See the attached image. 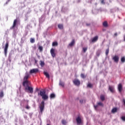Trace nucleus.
<instances>
[{
	"label": "nucleus",
	"mask_w": 125,
	"mask_h": 125,
	"mask_svg": "<svg viewBox=\"0 0 125 125\" xmlns=\"http://www.w3.org/2000/svg\"><path fill=\"white\" fill-rule=\"evenodd\" d=\"M38 95H40L43 100H48V95L46 94L45 90H43V91H40V93H38Z\"/></svg>",
	"instance_id": "f257e3e1"
},
{
	"label": "nucleus",
	"mask_w": 125,
	"mask_h": 125,
	"mask_svg": "<svg viewBox=\"0 0 125 125\" xmlns=\"http://www.w3.org/2000/svg\"><path fill=\"white\" fill-rule=\"evenodd\" d=\"M39 109L40 110V112L41 114H42V112H43V110H44V101H42L39 105Z\"/></svg>",
	"instance_id": "f03ea898"
},
{
	"label": "nucleus",
	"mask_w": 125,
	"mask_h": 125,
	"mask_svg": "<svg viewBox=\"0 0 125 125\" xmlns=\"http://www.w3.org/2000/svg\"><path fill=\"white\" fill-rule=\"evenodd\" d=\"M9 46V43L8 42H6V44L5 45V47L4 49V52L5 56H6V55L7 54V49H8Z\"/></svg>",
	"instance_id": "7ed1b4c3"
},
{
	"label": "nucleus",
	"mask_w": 125,
	"mask_h": 125,
	"mask_svg": "<svg viewBox=\"0 0 125 125\" xmlns=\"http://www.w3.org/2000/svg\"><path fill=\"white\" fill-rule=\"evenodd\" d=\"M25 90H28L30 93H33L34 92V88L32 87L27 86L24 87Z\"/></svg>",
	"instance_id": "20e7f679"
},
{
	"label": "nucleus",
	"mask_w": 125,
	"mask_h": 125,
	"mask_svg": "<svg viewBox=\"0 0 125 125\" xmlns=\"http://www.w3.org/2000/svg\"><path fill=\"white\" fill-rule=\"evenodd\" d=\"M73 83L75 85H77V86H79L81 84V81L79 79H74L73 81Z\"/></svg>",
	"instance_id": "39448f33"
},
{
	"label": "nucleus",
	"mask_w": 125,
	"mask_h": 125,
	"mask_svg": "<svg viewBox=\"0 0 125 125\" xmlns=\"http://www.w3.org/2000/svg\"><path fill=\"white\" fill-rule=\"evenodd\" d=\"M98 106H101V107H104V104H103V103H102L101 102H98L97 103V105H94L95 110H97V107H98Z\"/></svg>",
	"instance_id": "423d86ee"
},
{
	"label": "nucleus",
	"mask_w": 125,
	"mask_h": 125,
	"mask_svg": "<svg viewBox=\"0 0 125 125\" xmlns=\"http://www.w3.org/2000/svg\"><path fill=\"white\" fill-rule=\"evenodd\" d=\"M39 72V69L38 68H34L30 70V74H37Z\"/></svg>",
	"instance_id": "0eeeda50"
},
{
	"label": "nucleus",
	"mask_w": 125,
	"mask_h": 125,
	"mask_svg": "<svg viewBox=\"0 0 125 125\" xmlns=\"http://www.w3.org/2000/svg\"><path fill=\"white\" fill-rule=\"evenodd\" d=\"M50 53L51 55L52 56V57L54 58L55 56H56V54L55 53V50L53 48H51L50 50Z\"/></svg>",
	"instance_id": "6e6552de"
},
{
	"label": "nucleus",
	"mask_w": 125,
	"mask_h": 125,
	"mask_svg": "<svg viewBox=\"0 0 125 125\" xmlns=\"http://www.w3.org/2000/svg\"><path fill=\"white\" fill-rule=\"evenodd\" d=\"M17 22H18V20H17V19L14 20V22H13V24L12 26L10 28L11 30H12V29H14V28L16 26Z\"/></svg>",
	"instance_id": "1a4fd4ad"
},
{
	"label": "nucleus",
	"mask_w": 125,
	"mask_h": 125,
	"mask_svg": "<svg viewBox=\"0 0 125 125\" xmlns=\"http://www.w3.org/2000/svg\"><path fill=\"white\" fill-rule=\"evenodd\" d=\"M119 59H120V58H119V56H115L112 58V60H114V62H116V63L119 62Z\"/></svg>",
	"instance_id": "9d476101"
},
{
	"label": "nucleus",
	"mask_w": 125,
	"mask_h": 125,
	"mask_svg": "<svg viewBox=\"0 0 125 125\" xmlns=\"http://www.w3.org/2000/svg\"><path fill=\"white\" fill-rule=\"evenodd\" d=\"M123 90V85L122 83H119L118 84V91H119L120 93H122V91Z\"/></svg>",
	"instance_id": "9b49d317"
},
{
	"label": "nucleus",
	"mask_w": 125,
	"mask_h": 125,
	"mask_svg": "<svg viewBox=\"0 0 125 125\" xmlns=\"http://www.w3.org/2000/svg\"><path fill=\"white\" fill-rule=\"evenodd\" d=\"M76 121L78 125H81L82 124V119H81L80 116L76 119Z\"/></svg>",
	"instance_id": "f8f14e48"
},
{
	"label": "nucleus",
	"mask_w": 125,
	"mask_h": 125,
	"mask_svg": "<svg viewBox=\"0 0 125 125\" xmlns=\"http://www.w3.org/2000/svg\"><path fill=\"white\" fill-rule=\"evenodd\" d=\"M98 41V36H95L91 40L92 42H96Z\"/></svg>",
	"instance_id": "ddd939ff"
},
{
	"label": "nucleus",
	"mask_w": 125,
	"mask_h": 125,
	"mask_svg": "<svg viewBox=\"0 0 125 125\" xmlns=\"http://www.w3.org/2000/svg\"><path fill=\"white\" fill-rule=\"evenodd\" d=\"M103 26L105 28H107L108 27V22L107 21H104L103 22Z\"/></svg>",
	"instance_id": "4468645a"
},
{
	"label": "nucleus",
	"mask_w": 125,
	"mask_h": 125,
	"mask_svg": "<svg viewBox=\"0 0 125 125\" xmlns=\"http://www.w3.org/2000/svg\"><path fill=\"white\" fill-rule=\"evenodd\" d=\"M108 89L110 91L111 93H114V92H115V90L114 89V87L113 86H109Z\"/></svg>",
	"instance_id": "2eb2a0df"
},
{
	"label": "nucleus",
	"mask_w": 125,
	"mask_h": 125,
	"mask_svg": "<svg viewBox=\"0 0 125 125\" xmlns=\"http://www.w3.org/2000/svg\"><path fill=\"white\" fill-rule=\"evenodd\" d=\"M28 83H29V81H28V80H23L22 85H23V86H26V85H28Z\"/></svg>",
	"instance_id": "dca6fc26"
},
{
	"label": "nucleus",
	"mask_w": 125,
	"mask_h": 125,
	"mask_svg": "<svg viewBox=\"0 0 125 125\" xmlns=\"http://www.w3.org/2000/svg\"><path fill=\"white\" fill-rule=\"evenodd\" d=\"M29 77H30V75L29 74L26 73L24 77L23 78V81H28L29 79Z\"/></svg>",
	"instance_id": "f3484780"
},
{
	"label": "nucleus",
	"mask_w": 125,
	"mask_h": 125,
	"mask_svg": "<svg viewBox=\"0 0 125 125\" xmlns=\"http://www.w3.org/2000/svg\"><path fill=\"white\" fill-rule=\"evenodd\" d=\"M43 74L44 75V76H45L46 78H47V79H48L49 80V79H50V76H49V74H48L47 73V72H45L44 71L43 72Z\"/></svg>",
	"instance_id": "a211bd4d"
},
{
	"label": "nucleus",
	"mask_w": 125,
	"mask_h": 125,
	"mask_svg": "<svg viewBox=\"0 0 125 125\" xmlns=\"http://www.w3.org/2000/svg\"><path fill=\"white\" fill-rule=\"evenodd\" d=\"M75 42V39H73L72 42L69 44V46L72 47V46H73V45H74Z\"/></svg>",
	"instance_id": "6ab92c4d"
},
{
	"label": "nucleus",
	"mask_w": 125,
	"mask_h": 125,
	"mask_svg": "<svg viewBox=\"0 0 125 125\" xmlns=\"http://www.w3.org/2000/svg\"><path fill=\"white\" fill-rule=\"evenodd\" d=\"M55 97H56V96H55V94H54V93H52L50 95V99H53L55 98Z\"/></svg>",
	"instance_id": "aec40b11"
},
{
	"label": "nucleus",
	"mask_w": 125,
	"mask_h": 125,
	"mask_svg": "<svg viewBox=\"0 0 125 125\" xmlns=\"http://www.w3.org/2000/svg\"><path fill=\"white\" fill-rule=\"evenodd\" d=\"M52 46H57L58 45V42H54L52 44Z\"/></svg>",
	"instance_id": "412c9836"
},
{
	"label": "nucleus",
	"mask_w": 125,
	"mask_h": 125,
	"mask_svg": "<svg viewBox=\"0 0 125 125\" xmlns=\"http://www.w3.org/2000/svg\"><path fill=\"white\" fill-rule=\"evenodd\" d=\"M100 99L102 101H104L105 100V96L104 95H101L100 96Z\"/></svg>",
	"instance_id": "4be33fe9"
},
{
	"label": "nucleus",
	"mask_w": 125,
	"mask_h": 125,
	"mask_svg": "<svg viewBox=\"0 0 125 125\" xmlns=\"http://www.w3.org/2000/svg\"><path fill=\"white\" fill-rule=\"evenodd\" d=\"M4 96V94L3 93V91H1L0 92V98H2Z\"/></svg>",
	"instance_id": "5701e85b"
},
{
	"label": "nucleus",
	"mask_w": 125,
	"mask_h": 125,
	"mask_svg": "<svg viewBox=\"0 0 125 125\" xmlns=\"http://www.w3.org/2000/svg\"><path fill=\"white\" fill-rule=\"evenodd\" d=\"M117 111H118V108H117V107H114L112 109L111 112L112 113H116Z\"/></svg>",
	"instance_id": "b1692460"
},
{
	"label": "nucleus",
	"mask_w": 125,
	"mask_h": 125,
	"mask_svg": "<svg viewBox=\"0 0 125 125\" xmlns=\"http://www.w3.org/2000/svg\"><path fill=\"white\" fill-rule=\"evenodd\" d=\"M59 29H60V30L63 29V24H59L58 26Z\"/></svg>",
	"instance_id": "393cba45"
},
{
	"label": "nucleus",
	"mask_w": 125,
	"mask_h": 125,
	"mask_svg": "<svg viewBox=\"0 0 125 125\" xmlns=\"http://www.w3.org/2000/svg\"><path fill=\"white\" fill-rule=\"evenodd\" d=\"M38 49L40 50V52H42V51L43 48L42 47V46L39 45L38 47Z\"/></svg>",
	"instance_id": "a878e982"
},
{
	"label": "nucleus",
	"mask_w": 125,
	"mask_h": 125,
	"mask_svg": "<svg viewBox=\"0 0 125 125\" xmlns=\"http://www.w3.org/2000/svg\"><path fill=\"white\" fill-rule=\"evenodd\" d=\"M121 61L122 63H125V57H123L121 59Z\"/></svg>",
	"instance_id": "bb28decb"
},
{
	"label": "nucleus",
	"mask_w": 125,
	"mask_h": 125,
	"mask_svg": "<svg viewBox=\"0 0 125 125\" xmlns=\"http://www.w3.org/2000/svg\"><path fill=\"white\" fill-rule=\"evenodd\" d=\"M40 65L41 67H43V66H44V62H43L42 61H41Z\"/></svg>",
	"instance_id": "cd10ccee"
},
{
	"label": "nucleus",
	"mask_w": 125,
	"mask_h": 125,
	"mask_svg": "<svg viewBox=\"0 0 125 125\" xmlns=\"http://www.w3.org/2000/svg\"><path fill=\"white\" fill-rule=\"evenodd\" d=\"M59 85L62 87H64V83L62 82H60Z\"/></svg>",
	"instance_id": "c85d7f7f"
},
{
	"label": "nucleus",
	"mask_w": 125,
	"mask_h": 125,
	"mask_svg": "<svg viewBox=\"0 0 125 125\" xmlns=\"http://www.w3.org/2000/svg\"><path fill=\"white\" fill-rule=\"evenodd\" d=\"M30 41L31 43H34V42H35V39L34 38H31Z\"/></svg>",
	"instance_id": "c756f323"
},
{
	"label": "nucleus",
	"mask_w": 125,
	"mask_h": 125,
	"mask_svg": "<svg viewBox=\"0 0 125 125\" xmlns=\"http://www.w3.org/2000/svg\"><path fill=\"white\" fill-rule=\"evenodd\" d=\"M83 50L84 53L86 52V50H87V47L83 48Z\"/></svg>",
	"instance_id": "7c9ffc66"
},
{
	"label": "nucleus",
	"mask_w": 125,
	"mask_h": 125,
	"mask_svg": "<svg viewBox=\"0 0 125 125\" xmlns=\"http://www.w3.org/2000/svg\"><path fill=\"white\" fill-rule=\"evenodd\" d=\"M105 54L106 56L109 54V48L107 49L105 51Z\"/></svg>",
	"instance_id": "2f4dec72"
},
{
	"label": "nucleus",
	"mask_w": 125,
	"mask_h": 125,
	"mask_svg": "<svg viewBox=\"0 0 125 125\" xmlns=\"http://www.w3.org/2000/svg\"><path fill=\"white\" fill-rule=\"evenodd\" d=\"M81 78H82V79H84V78L86 77V76H85V75L83 74V73H82V74H81Z\"/></svg>",
	"instance_id": "473e14b6"
},
{
	"label": "nucleus",
	"mask_w": 125,
	"mask_h": 125,
	"mask_svg": "<svg viewBox=\"0 0 125 125\" xmlns=\"http://www.w3.org/2000/svg\"><path fill=\"white\" fill-rule=\"evenodd\" d=\"M62 125H66V124H67V122H66V121H65V120H62Z\"/></svg>",
	"instance_id": "72a5a7b5"
},
{
	"label": "nucleus",
	"mask_w": 125,
	"mask_h": 125,
	"mask_svg": "<svg viewBox=\"0 0 125 125\" xmlns=\"http://www.w3.org/2000/svg\"><path fill=\"white\" fill-rule=\"evenodd\" d=\"M101 52L100 50L97 51V55L98 56H100Z\"/></svg>",
	"instance_id": "f704fd0d"
},
{
	"label": "nucleus",
	"mask_w": 125,
	"mask_h": 125,
	"mask_svg": "<svg viewBox=\"0 0 125 125\" xmlns=\"http://www.w3.org/2000/svg\"><path fill=\"white\" fill-rule=\"evenodd\" d=\"M87 87H92V84H91V83H89L87 84Z\"/></svg>",
	"instance_id": "c9c22d12"
},
{
	"label": "nucleus",
	"mask_w": 125,
	"mask_h": 125,
	"mask_svg": "<svg viewBox=\"0 0 125 125\" xmlns=\"http://www.w3.org/2000/svg\"><path fill=\"white\" fill-rule=\"evenodd\" d=\"M25 108L27 109V110H29L30 109V106H29V104H27Z\"/></svg>",
	"instance_id": "e433bc0d"
},
{
	"label": "nucleus",
	"mask_w": 125,
	"mask_h": 125,
	"mask_svg": "<svg viewBox=\"0 0 125 125\" xmlns=\"http://www.w3.org/2000/svg\"><path fill=\"white\" fill-rule=\"evenodd\" d=\"M121 119L123 121H124V122H125V116H122L121 117Z\"/></svg>",
	"instance_id": "4c0bfd02"
},
{
	"label": "nucleus",
	"mask_w": 125,
	"mask_h": 125,
	"mask_svg": "<svg viewBox=\"0 0 125 125\" xmlns=\"http://www.w3.org/2000/svg\"><path fill=\"white\" fill-rule=\"evenodd\" d=\"M101 3H102V4H105V2H104V0H101Z\"/></svg>",
	"instance_id": "58836bf2"
},
{
	"label": "nucleus",
	"mask_w": 125,
	"mask_h": 125,
	"mask_svg": "<svg viewBox=\"0 0 125 125\" xmlns=\"http://www.w3.org/2000/svg\"><path fill=\"white\" fill-rule=\"evenodd\" d=\"M114 37H117V36H118V33H115L114 34Z\"/></svg>",
	"instance_id": "ea45409f"
},
{
	"label": "nucleus",
	"mask_w": 125,
	"mask_h": 125,
	"mask_svg": "<svg viewBox=\"0 0 125 125\" xmlns=\"http://www.w3.org/2000/svg\"><path fill=\"white\" fill-rule=\"evenodd\" d=\"M35 64H37L38 63V61H37V60H35Z\"/></svg>",
	"instance_id": "a19ab883"
},
{
	"label": "nucleus",
	"mask_w": 125,
	"mask_h": 125,
	"mask_svg": "<svg viewBox=\"0 0 125 125\" xmlns=\"http://www.w3.org/2000/svg\"><path fill=\"white\" fill-rule=\"evenodd\" d=\"M90 25V23H86V25L88 26Z\"/></svg>",
	"instance_id": "79ce46f5"
},
{
	"label": "nucleus",
	"mask_w": 125,
	"mask_h": 125,
	"mask_svg": "<svg viewBox=\"0 0 125 125\" xmlns=\"http://www.w3.org/2000/svg\"><path fill=\"white\" fill-rule=\"evenodd\" d=\"M80 103H83V100H81L80 101Z\"/></svg>",
	"instance_id": "37998d69"
},
{
	"label": "nucleus",
	"mask_w": 125,
	"mask_h": 125,
	"mask_svg": "<svg viewBox=\"0 0 125 125\" xmlns=\"http://www.w3.org/2000/svg\"><path fill=\"white\" fill-rule=\"evenodd\" d=\"M124 42H125V36L124 37Z\"/></svg>",
	"instance_id": "c03bdc74"
},
{
	"label": "nucleus",
	"mask_w": 125,
	"mask_h": 125,
	"mask_svg": "<svg viewBox=\"0 0 125 125\" xmlns=\"http://www.w3.org/2000/svg\"><path fill=\"white\" fill-rule=\"evenodd\" d=\"M36 90H39V89L38 88H37Z\"/></svg>",
	"instance_id": "a18cd8bd"
},
{
	"label": "nucleus",
	"mask_w": 125,
	"mask_h": 125,
	"mask_svg": "<svg viewBox=\"0 0 125 125\" xmlns=\"http://www.w3.org/2000/svg\"><path fill=\"white\" fill-rule=\"evenodd\" d=\"M29 115H30V117H32V114H30Z\"/></svg>",
	"instance_id": "49530a36"
},
{
	"label": "nucleus",
	"mask_w": 125,
	"mask_h": 125,
	"mask_svg": "<svg viewBox=\"0 0 125 125\" xmlns=\"http://www.w3.org/2000/svg\"><path fill=\"white\" fill-rule=\"evenodd\" d=\"M47 125H49V124H47Z\"/></svg>",
	"instance_id": "de8ad7c7"
},
{
	"label": "nucleus",
	"mask_w": 125,
	"mask_h": 125,
	"mask_svg": "<svg viewBox=\"0 0 125 125\" xmlns=\"http://www.w3.org/2000/svg\"><path fill=\"white\" fill-rule=\"evenodd\" d=\"M10 0H9L8 1H9Z\"/></svg>",
	"instance_id": "09e8293b"
}]
</instances>
